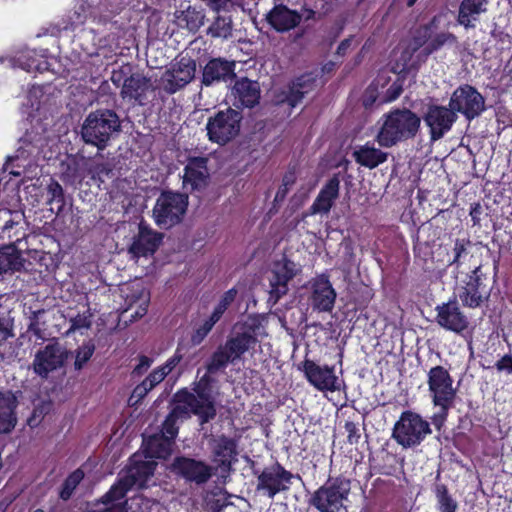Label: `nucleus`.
I'll list each match as a JSON object with an SVG mask.
<instances>
[{"label":"nucleus","mask_w":512,"mask_h":512,"mask_svg":"<svg viewBox=\"0 0 512 512\" xmlns=\"http://www.w3.org/2000/svg\"><path fill=\"white\" fill-rule=\"evenodd\" d=\"M175 406L166 417L160 435L173 442L178 433L176 421L179 418H188L190 414L199 417L204 424L216 416L214 400L207 388L206 377H203L193 389V392L181 390L174 396Z\"/></svg>","instance_id":"f03ea898"},{"label":"nucleus","mask_w":512,"mask_h":512,"mask_svg":"<svg viewBox=\"0 0 512 512\" xmlns=\"http://www.w3.org/2000/svg\"><path fill=\"white\" fill-rule=\"evenodd\" d=\"M173 442L160 434L152 435L145 441L149 458H166L170 455Z\"/></svg>","instance_id":"c9c22d12"},{"label":"nucleus","mask_w":512,"mask_h":512,"mask_svg":"<svg viewBox=\"0 0 512 512\" xmlns=\"http://www.w3.org/2000/svg\"><path fill=\"white\" fill-rule=\"evenodd\" d=\"M22 266L23 258L14 245L4 246L0 249V275L18 271Z\"/></svg>","instance_id":"72a5a7b5"},{"label":"nucleus","mask_w":512,"mask_h":512,"mask_svg":"<svg viewBox=\"0 0 512 512\" xmlns=\"http://www.w3.org/2000/svg\"><path fill=\"white\" fill-rule=\"evenodd\" d=\"M296 181V176L294 174V172L290 171L288 173H286L283 177V180H282V185L284 187H291Z\"/></svg>","instance_id":"774afa93"},{"label":"nucleus","mask_w":512,"mask_h":512,"mask_svg":"<svg viewBox=\"0 0 512 512\" xmlns=\"http://www.w3.org/2000/svg\"><path fill=\"white\" fill-rule=\"evenodd\" d=\"M428 386L434 407L439 409L433 413L432 423L440 429L445 423L448 410V371L442 366L431 368L428 373Z\"/></svg>","instance_id":"1a4fd4ad"},{"label":"nucleus","mask_w":512,"mask_h":512,"mask_svg":"<svg viewBox=\"0 0 512 512\" xmlns=\"http://www.w3.org/2000/svg\"><path fill=\"white\" fill-rule=\"evenodd\" d=\"M207 34L213 38L228 39L232 35V20L230 17L217 16L209 26Z\"/></svg>","instance_id":"ea45409f"},{"label":"nucleus","mask_w":512,"mask_h":512,"mask_svg":"<svg viewBox=\"0 0 512 512\" xmlns=\"http://www.w3.org/2000/svg\"><path fill=\"white\" fill-rule=\"evenodd\" d=\"M376 99H377L376 90H375V88L370 86L366 90V93H365V96H364V105L365 106L372 105L376 101Z\"/></svg>","instance_id":"338daca9"},{"label":"nucleus","mask_w":512,"mask_h":512,"mask_svg":"<svg viewBox=\"0 0 512 512\" xmlns=\"http://www.w3.org/2000/svg\"><path fill=\"white\" fill-rule=\"evenodd\" d=\"M297 265L286 259L276 261L271 269L270 281V300L276 303L282 296L288 292V282L297 274Z\"/></svg>","instance_id":"a211bd4d"},{"label":"nucleus","mask_w":512,"mask_h":512,"mask_svg":"<svg viewBox=\"0 0 512 512\" xmlns=\"http://www.w3.org/2000/svg\"><path fill=\"white\" fill-rule=\"evenodd\" d=\"M40 142L41 137L38 133L27 131L25 135L19 139V147L17 148L15 155L8 158L6 169H8L10 162L26 159L27 156L33 152V149L38 147Z\"/></svg>","instance_id":"e433bc0d"},{"label":"nucleus","mask_w":512,"mask_h":512,"mask_svg":"<svg viewBox=\"0 0 512 512\" xmlns=\"http://www.w3.org/2000/svg\"><path fill=\"white\" fill-rule=\"evenodd\" d=\"M16 399L12 394L0 393V433L11 432L17 422L14 414Z\"/></svg>","instance_id":"2f4dec72"},{"label":"nucleus","mask_w":512,"mask_h":512,"mask_svg":"<svg viewBox=\"0 0 512 512\" xmlns=\"http://www.w3.org/2000/svg\"><path fill=\"white\" fill-rule=\"evenodd\" d=\"M69 356L68 350L58 342L50 343L36 352L33 370L41 378L64 366Z\"/></svg>","instance_id":"f8f14e48"},{"label":"nucleus","mask_w":512,"mask_h":512,"mask_svg":"<svg viewBox=\"0 0 512 512\" xmlns=\"http://www.w3.org/2000/svg\"><path fill=\"white\" fill-rule=\"evenodd\" d=\"M314 88L315 80L310 75H303L277 95V102L296 107L303 97L313 91Z\"/></svg>","instance_id":"b1692460"},{"label":"nucleus","mask_w":512,"mask_h":512,"mask_svg":"<svg viewBox=\"0 0 512 512\" xmlns=\"http://www.w3.org/2000/svg\"><path fill=\"white\" fill-rule=\"evenodd\" d=\"M310 290L309 300L314 310L318 312H331L333 310L337 293L328 275L320 274L313 278L310 281Z\"/></svg>","instance_id":"f3484780"},{"label":"nucleus","mask_w":512,"mask_h":512,"mask_svg":"<svg viewBox=\"0 0 512 512\" xmlns=\"http://www.w3.org/2000/svg\"><path fill=\"white\" fill-rule=\"evenodd\" d=\"M9 213L11 215H13V218L12 219H9L5 222L4 226H3V230L4 231H7V230H10L14 227V225L18 224L20 219L23 217V213L22 212H19V211H15V212H10Z\"/></svg>","instance_id":"0e129e2a"},{"label":"nucleus","mask_w":512,"mask_h":512,"mask_svg":"<svg viewBox=\"0 0 512 512\" xmlns=\"http://www.w3.org/2000/svg\"><path fill=\"white\" fill-rule=\"evenodd\" d=\"M357 41L355 40L354 37H349L347 39H344L338 46L337 48V54L338 55H345V53L347 52V50L351 47V46H356L357 45Z\"/></svg>","instance_id":"13d9d810"},{"label":"nucleus","mask_w":512,"mask_h":512,"mask_svg":"<svg viewBox=\"0 0 512 512\" xmlns=\"http://www.w3.org/2000/svg\"><path fill=\"white\" fill-rule=\"evenodd\" d=\"M345 430L348 434V441L350 444H354L358 441L360 435L358 434V428L353 422H346Z\"/></svg>","instance_id":"5fc2aeb1"},{"label":"nucleus","mask_w":512,"mask_h":512,"mask_svg":"<svg viewBox=\"0 0 512 512\" xmlns=\"http://www.w3.org/2000/svg\"><path fill=\"white\" fill-rule=\"evenodd\" d=\"M151 83L150 79L141 73H130L129 77L124 79L121 88V97L123 99L129 98L141 102V98L149 89Z\"/></svg>","instance_id":"c756f323"},{"label":"nucleus","mask_w":512,"mask_h":512,"mask_svg":"<svg viewBox=\"0 0 512 512\" xmlns=\"http://www.w3.org/2000/svg\"><path fill=\"white\" fill-rule=\"evenodd\" d=\"M9 64L11 67H19L27 72L43 69L36 53L30 50L21 52L13 59H9Z\"/></svg>","instance_id":"4c0bfd02"},{"label":"nucleus","mask_w":512,"mask_h":512,"mask_svg":"<svg viewBox=\"0 0 512 512\" xmlns=\"http://www.w3.org/2000/svg\"><path fill=\"white\" fill-rule=\"evenodd\" d=\"M70 328L67 333L75 332L81 329H88L91 326L90 315L88 313L78 314L70 319Z\"/></svg>","instance_id":"de8ad7c7"},{"label":"nucleus","mask_w":512,"mask_h":512,"mask_svg":"<svg viewBox=\"0 0 512 512\" xmlns=\"http://www.w3.org/2000/svg\"><path fill=\"white\" fill-rule=\"evenodd\" d=\"M485 109L483 96L472 86L463 85L453 92L450 98V110H456L473 119Z\"/></svg>","instance_id":"4468645a"},{"label":"nucleus","mask_w":512,"mask_h":512,"mask_svg":"<svg viewBox=\"0 0 512 512\" xmlns=\"http://www.w3.org/2000/svg\"><path fill=\"white\" fill-rule=\"evenodd\" d=\"M421 45V42L415 40L414 43L410 44L409 47L402 53L401 61L403 62L402 65L404 69L413 67V64L410 63L412 54L416 52Z\"/></svg>","instance_id":"8fccbe9b"},{"label":"nucleus","mask_w":512,"mask_h":512,"mask_svg":"<svg viewBox=\"0 0 512 512\" xmlns=\"http://www.w3.org/2000/svg\"><path fill=\"white\" fill-rule=\"evenodd\" d=\"M488 0H463L457 22L465 28H474L479 16L487 10Z\"/></svg>","instance_id":"c85d7f7f"},{"label":"nucleus","mask_w":512,"mask_h":512,"mask_svg":"<svg viewBox=\"0 0 512 512\" xmlns=\"http://www.w3.org/2000/svg\"><path fill=\"white\" fill-rule=\"evenodd\" d=\"M156 463L153 460L135 461L129 468L126 476L111 487V494L118 493L125 496L126 493L134 486L143 487L148 479L154 474Z\"/></svg>","instance_id":"2eb2a0df"},{"label":"nucleus","mask_w":512,"mask_h":512,"mask_svg":"<svg viewBox=\"0 0 512 512\" xmlns=\"http://www.w3.org/2000/svg\"><path fill=\"white\" fill-rule=\"evenodd\" d=\"M353 156L357 163L369 169H373L387 160V153L369 144L355 149Z\"/></svg>","instance_id":"473e14b6"},{"label":"nucleus","mask_w":512,"mask_h":512,"mask_svg":"<svg viewBox=\"0 0 512 512\" xmlns=\"http://www.w3.org/2000/svg\"><path fill=\"white\" fill-rule=\"evenodd\" d=\"M195 71V61L189 57H181L161 76L163 89L169 94L176 93L191 82L195 76Z\"/></svg>","instance_id":"ddd939ff"},{"label":"nucleus","mask_w":512,"mask_h":512,"mask_svg":"<svg viewBox=\"0 0 512 512\" xmlns=\"http://www.w3.org/2000/svg\"><path fill=\"white\" fill-rule=\"evenodd\" d=\"M212 453L215 461L225 465L237 455V442L235 439L225 435H219L211 439Z\"/></svg>","instance_id":"7c9ffc66"},{"label":"nucleus","mask_w":512,"mask_h":512,"mask_svg":"<svg viewBox=\"0 0 512 512\" xmlns=\"http://www.w3.org/2000/svg\"><path fill=\"white\" fill-rule=\"evenodd\" d=\"M182 360V355L176 352L160 368L168 375Z\"/></svg>","instance_id":"603ef678"},{"label":"nucleus","mask_w":512,"mask_h":512,"mask_svg":"<svg viewBox=\"0 0 512 512\" xmlns=\"http://www.w3.org/2000/svg\"><path fill=\"white\" fill-rule=\"evenodd\" d=\"M176 19L178 26L195 33L204 25L205 14L189 6L186 10L177 13Z\"/></svg>","instance_id":"f704fd0d"},{"label":"nucleus","mask_w":512,"mask_h":512,"mask_svg":"<svg viewBox=\"0 0 512 512\" xmlns=\"http://www.w3.org/2000/svg\"><path fill=\"white\" fill-rule=\"evenodd\" d=\"M438 323L444 327L448 328V305L443 304L442 307H438Z\"/></svg>","instance_id":"052dcab7"},{"label":"nucleus","mask_w":512,"mask_h":512,"mask_svg":"<svg viewBox=\"0 0 512 512\" xmlns=\"http://www.w3.org/2000/svg\"><path fill=\"white\" fill-rule=\"evenodd\" d=\"M47 314V310L39 309L31 311L29 315L28 331L32 332L39 339H44Z\"/></svg>","instance_id":"a19ab883"},{"label":"nucleus","mask_w":512,"mask_h":512,"mask_svg":"<svg viewBox=\"0 0 512 512\" xmlns=\"http://www.w3.org/2000/svg\"><path fill=\"white\" fill-rule=\"evenodd\" d=\"M152 364V360L147 356H141L139 359V364L134 368L133 373L137 375H141L144 371H146Z\"/></svg>","instance_id":"4d7b16f0"},{"label":"nucleus","mask_w":512,"mask_h":512,"mask_svg":"<svg viewBox=\"0 0 512 512\" xmlns=\"http://www.w3.org/2000/svg\"><path fill=\"white\" fill-rule=\"evenodd\" d=\"M121 0H90L83 1L71 16V29L87 23L92 24L90 31L99 36L102 46L114 44L123 31V22L117 16L122 10Z\"/></svg>","instance_id":"f257e3e1"},{"label":"nucleus","mask_w":512,"mask_h":512,"mask_svg":"<svg viewBox=\"0 0 512 512\" xmlns=\"http://www.w3.org/2000/svg\"><path fill=\"white\" fill-rule=\"evenodd\" d=\"M256 338L250 331L236 333L227 339L224 345H220L212 354L206 365L207 372L217 373L226 368L229 363H234L256 344Z\"/></svg>","instance_id":"39448f33"},{"label":"nucleus","mask_w":512,"mask_h":512,"mask_svg":"<svg viewBox=\"0 0 512 512\" xmlns=\"http://www.w3.org/2000/svg\"><path fill=\"white\" fill-rule=\"evenodd\" d=\"M340 181L334 176L320 190L310 207L311 214H327L339 196Z\"/></svg>","instance_id":"bb28decb"},{"label":"nucleus","mask_w":512,"mask_h":512,"mask_svg":"<svg viewBox=\"0 0 512 512\" xmlns=\"http://www.w3.org/2000/svg\"><path fill=\"white\" fill-rule=\"evenodd\" d=\"M235 62L222 58L210 60L203 69L202 83L210 86L215 82L227 81L234 77Z\"/></svg>","instance_id":"393cba45"},{"label":"nucleus","mask_w":512,"mask_h":512,"mask_svg":"<svg viewBox=\"0 0 512 512\" xmlns=\"http://www.w3.org/2000/svg\"><path fill=\"white\" fill-rule=\"evenodd\" d=\"M302 366L306 379L317 390L333 392L340 389L333 367L320 366L308 359L303 362Z\"/></svg>","instance_id":"6ab92c4d"},{"label":"nucleus","mask_w":512,"mask_h":512,"mask_svg":"<svg viewBox=\"0 0 512 512\" xmlns=\"http://www.w3.org/2000/svg\"><path fill=\"white\" fill-rule=\"evenodd\" d=\"M419 125V117L411 111L395 110L385 116L377 141L381 146L391 147L399 141L413 137Z\"/></svg>","instance_id":"20e7f679"},{"label":"nucleus","mask_w":512,"mask_h":512,"mask_svg":"<svg viewBox=\"0 0 512 512\" xmlns=\"http://www.w3.org/2000/svg\"><path fill=\"white\" fill-rule=\"evenodd\" d=\"M237 295V290L235 288H231L230 290L226 291L223 296L221 297L219 303L215 307L213 313L211 314V318L218 322L224 312L227 310L229 305L235 300Z\"/></svg>","instance_id":"c03bdc74"},{"label":"nucleus","mask_w":512,"mask_h":512,"mask_svg":"<svg viewBox=\"0 0 512 512\" xmlns=\"http://www.w3.org/2000/svg\"><path fill=\"white\" fill-rule=\"evenodd\" d=\"M240 120V114L233 109L218 112L207 123L209 139L218 144L227 143L238 134Z\"/></svg>","instance_id":"9d476101"},{"label":"nucleus","mask_w":512,"mask_h":512,"mask_svg":"<svg viewBox=\"0 0 512 512\" xmlns=\"http://www.w3.org/2000/svg\"><path fill=\"white\" fill-rule=\"evenodd\" d=\"M294 477L280 464H275L265 468L258 476L256 489L263 495L274 498L276 494L290 489Z\"/></svg>","instance_id":"9b49d317"},{"label":"nucleus","mask_w":512,"mask_h":512,"mask_svg":"<svg viewBox=\"0 0 512 512\" xmlns=\"http://www.w3.org/2000/svg\"><path fill=\"white\" fill-rule=\"evenodd\" d=\"M47 190H48V195H49L47 203L49 205H51L53 203L59 204V207H58V212H59L64 205V195H63L62 186L56 181H51V183L48 185Z\"/></svg>","instance_id":"a18cd8bd"},{"label":"nucleus","mask_w":512,"mask_h":512,"mask_svg":"<svg viewBox=\"0 0 512 512\" xmlns=\"http://www.w3.org/2000/svg\"><path fill=\"white\" fill-rule=\"evenodd\" d=\"M470 242L456 241L453 248V259L450 266H454L457 270L455 278L462 284H470L473 274L478 266L473 262V256L468 247Z\"/></svg>","instance_id":"aec40b11"},{"label":"nucleus","mask_w":512,"mask_h":512,"mask_svg":"<svg viewBox=\"0 0 512 512\" xmlns=\"http://www.w3.org/2000/svg\"><path fill=\"white\" fill-rule=\"evenodd\" d=\"M112 171V168L109 164L107 163H104V164H96L93 169H92V172L97 175L98 177H102V176H108Z\"/></svg>","instance_id":"680f3d73"},{"label":"nucleus","mask_w":512,"mask_h":512,"mask_svg":"<svg viewBox=\"0 0 512 512\" xmlns=\"http://www.w3.org/2000/svg\"><path fill=\"white\" fill-rule=\"evenodd\" d=\"M120 129L119 116L113 110L101 109L86 116L81 126V138L86 144L103 150Z\"/></svg>","instance_id":"7ed1b4c3"},{"label":"nucleus","mask_w":512,"mask_h":512,"mask_svg":"<svg viewBox=\"0 0 512 512\" xmlns=\"http://www.w3.org/2000/svg\"><path fill=\"white\" fill-rule=\"evenodd\" d=\"M430 128L431 139L436 141L442 138L448 130V108L431 105L424 118Z\"/></svg>","instance_id":"cd10ccee"},{"label":"nucleus","mask_w":512,"mask_h":512,"mask_svg":"<svg viewBox=\"0 0 512 512\" xmlns=\"http://www.w3.org/2000/svg\"><path fill=\"white\" fill-rule=\"evenodd\" d=\"M217 322L214 321L211 317L206 320L202 326H200L195 333L191 337V341L194 345H199L204 338L208 335V333L212 330L213 326Z\"/></svg>","instance_id":"49530a36"},{"label":"nucleus","mask_w":512,"mask_h":512,"mask_svg":"<svg viewBox=\"0 0 512 512\" xmlns=\"http://www.w3.org/2000/svg\"><path fill=\"white\" fill-rule=\"evenodd\" d=\"M232 96L234 97L233 105L237 108H252L258 104L260 99V86L256 81L242 78L236 81Z\"/></svg>","instance_id":"5701e85b"},{"label":"nucleus","mask_w":512,"mask_h":512,"mask_svg":"<svg viewBox=\"0 0 512 512\" xmlns=\"http://www.w3.org/2000/svg\"><path fill=\"white\" fill-rule=\"evenodd\" d=\"M83 478V471L81 469H77L66 479L64 484H66L69 489H75Z\"/></svg>","instance_id":"864d4df0"},{"label":"nucleus","mask_w":512,"mask_h":512,"mask_svg":"<svg viewBox=\"0 0 512 512\" xmlns=\"http://www.w3.org/2000/svg\"><path fill=\"white\" fill-rule=\"evenodd\" d=\"M162 236L161 233L152 230L148 225L141 222L139 233L131 244L129 253L135 258L152 255L159 247Z\"/></svg>","instance_id":"4be33fe9"},{"label":"nucleus","mask_w":512,"mask_h":512,"mask_svg":"<svg viewBox=\"0 0 512 512\" xmlns=\"http://www.w3.org/2000/svg\"><path fill=\"white\" fill-rule=\"evenodd\" d=\"M496 368L499 371L502 370H512V356L511 355H504L497 363Z\"/></svg>","instance_id":"e2e57ef3"},{"label":"nucleus","mask_w":512,"mask_h":512,"mask_svg":"<svg viewBox=\"0 0 512 512\" xmlns=\"http://www.w3.org/2000/svg\"><path fill=\"white\" fill-rule=\"evenodd\" d=\"M350 490L348 479H330L313 493L309 503L319 512H338L348 501Z\"/></svg>","instance_id":"423d86ee"},{"label":"nucleus","mask_w":512,"mask_h":512,"mask_svg":"<svg viewBox=\"0 0 512 512\" xmlns=\"http://www.w3.org/2000/svg\"><path fill=\"white\" fill-rule=\"evenodd\" d=\"M467 327L465 317L457 310L450 308V330L461 332Z\"/></svg>","instance_id":"09e8293b"},{"label":"nucleus","mask_w":512,"mask_h":512,"mask_svg":"<svg viewBox=\"0 0 512 512\" xmlns=\"http://www.w3.org/2000/svg\"><path fill=\"white\" fill-rule=\"evenodd\" d=\"M206 157H194L188 160L184 169L183 187L186 190H201L205 188L209 180Z\"/></svg>","instance_id":"412c9836"},{"label":"nucleus","mask_w":512,"mask_h":512,"mask_svg":"<svg viewBox=\"0 0 512 512\" xmlns=\"http://www.w3.org/2000/svg\"><path fill=\"white\" fill-rule=\"evenodd\" d=\"M436 491L437 497L439 498V502L441 504V512H448V496L446 487L444 485H438Z\"/></svg>","instance_id":"6e6d98bb"},{"label":"nucleus","mask_w":512,"mask_h":512,"mask_svg":"<svg viewBox=\"0 0 512 512\" xmlns=\"http://www.w3.org/2000/svg\"><path fill=\"white\" fill-rule=\"evenodd\" d=\"M171 469L175 474L197 485L205 484L213 475V468L210 465L187 457H176Z\"/></svg>","instance_id":"dca6fc26"},{"label":"nucleus","mask_w":512,"mask_h":512,"mask_svg":"<svg viewBox=\"0 0 512 512\" xmlns=\"http://www.w3.org/2000/svg\"><path fill=\"white\" fill-rule=\"evenodd\" d=\"M431 433L429 423L419 414L405 411L395 423L392 437L403 448H412Z\"/></svg>","instance_id":"0eeeda50"},{"label":"nucleus","mask_w":512,"mask_h":512,"mask_svg":"<svg viewBox=\"0 0 512 512\" xmlns=\"http://www.w3.org/2000/svg\"><path fill=\"white\" fill-rule=\"evenodd\" d=\"M188 206V198L180 193H162L153 208L155 223L163 229H169L178 224Z\"/></svg>","instance_id":"6e6552de"},{"label":"nucleus","mask_w":512,"mask_h":512,"mask_svg":"<svg viewBox=\"0 0 512 512\" xmlns=\"http://www.w3.org/2000/svg\"><path fill=\"white\" fill-rule=\"evenodd\" d=\"M266 19L276 31L286 32L295 28L302 16L284 5H277L266 15Z\"/></svg>","instance_id":"a878e982"},{"label":"nucleus","mask_w":512,"mask_h":512,"mask_svg":"<svg viewBox=\"0 0 512 512\" xmlns=\"http://www.w3.org/2000/svg\"><path fill=\"white\" fill-rule=\"evenodd\" d=\"M95 351V345L91 342H85L76 350L74 368L81 370L84 365L91 359Z\"/></svg>","instance_id":"37998d69"},{"label":"nucleus","mask_w":512,"mask_h":512,"mask_svg":"<svg viewBox=\"0 0 512 512\" xmlns=\"http://www.w3.org/2000/svg\"><path fill=\"white\" fill-rule=\"evenodd\" d=\"M231 1L232 0H205L207 6L215 12L225 9Z\"/></svg>","instance_id":"bf43d9fd"},{"label":"nucleus","mask_w":512,"mask_h":512,"mask_svg":"<svg viewBox=\"0 0 512 512\" xmlns=\"http://www.w3.org/2000/svg\"><path fill=\"white\" fill-rule=\"evenodd\" d=\"M149 391L150 389H148V387L143 382H141L134 388L131 398L141 399L146 396Z\"/></svg>","instance_id":"69168bd1"},{"label":"nucleus","mask_w":512,"mask_h":512,"mask_svg":"<svg viewBox=\"0 0 512 512\" xmlns=\"http://www.w3.org/2000/svg\"><path fill=\"white\" fill-rule=\"evenodd\" d=\"M118 493L111 494V489L101 498L98 508L93 512H127L125 502Z\"/></svg>","instance_id":"58836bf2"},{"label":"nucleus","mask_w":512,"mask_h":512,"mask_svg":"<svg viewBox=\"0 0 512 512\" xmlns=\"http://www.w3.org/2000/svg\"><path fill=\"white\" fill-rule=\"evenodd\" d=\"M135 303H138V305H137L135 311H133L129 315V317L132 320L139 319L147 313V307H148V303H149V297H148L147 293H145L144 291H141L136 300L131 299L129 302V306L124 310L123 314H127L129 311H131L133 309V306Z\"/></svg>","instance_id":"79ce46f5"},{"label":"nucleus","mask_w":512,"mask_h":512,"mask_svg":"<svg viewBox=\"0 0 512 512\" xmlns=\"http://www.w3.org/2000/svg\"><path fill=\"white\" fill-rule=\"evenodd\" d=\"M131 73V67L129 65L122 66L119 70L113 71L111 76V81L113 84L119 86L122 85L124 82V79L126 77H129Z\"/></svg>","instance_id":"3c124183"}]
</instances>
